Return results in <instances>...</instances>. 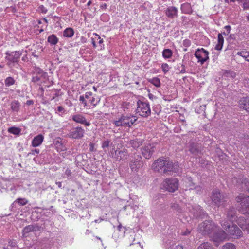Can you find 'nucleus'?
I'll return each mask as SVG.
<instances>
[{
    "mask_svg": "<svg viewBox=\"0 0 249 249\" xmlns=\"http://www.w3.org/2000/svg\"><path fill=\"white\" fill-rule=\"evenodd\" d=\"M156 145L155 143H148L141 148L142 154L145 159H149L152 157L155 152Z\"/></svg>",
    "mask_w": 249,
    "mask_h": 249,
    "instance_id": "7",
    "label": "nucleus"
},
{
    "mask_svg": "<svg viewBox=\"0 0 249 249\" xmlns=\"http://www.w3.org/2000/svg\"><path fill=\"white\" fill-rule=\"evenodd\" d=\"M41 78V77L38 75L33 76L32 78V82L34 83H36L40 80Z\"/></svg>",
    "mask_w": 249,
    "mask_h": 249,
    "instance_id": "54",
    "label": "nucleus"
},
{
    "mask_svg": "<svg viewBox=\"0 0 249 249\" xmlns=\"http://www.w3.org/2000/svg\"><path fill=\"white\" fill-rule=\"evenodd\" d=\"M137 107L136 112L143 117H147L151 115V109L148 101L142 100H138L137 101Z\"/></svg>",
    "mask_w": 249,
    "mask_h": 249,
    "instance_id": "4",
    "label": "nucleus"
},
{
    "mask_svg": "<svg viewBox=\"0 0 249 249\" xmlns=\"http://www.w3.org/2000/svg\"><path fill=\"white\" fill-rule=\"evenodd\" d=\"M130 106V105L129 103L125 102L122 103L121 107L123 109L124 111H125L126 109L129 108Z\"/></svg>",
    "mask_w": 249,
    "mask_h": 249,
    "instance_id": "49",
    "label": "nucleus"
},
{
    "mask_svg": "<svg viewBox=\"0 0 249 249\" xmlns=\"http://www.w3.org/2000/svg\"><path fill=\"white\" fill-rule=\"evenodd\" d=\"M246 228H245L243 231H246L249 234V223L247 224Z\"/></svg>",
    "mask_w": 249,
    "mask_h": 249,
    "instance_id": "64",
    "label": "nucleus"
},
{
    "mask_svg": "<svg viewBox=\"0 0 249 249\" xmlns=\"http://www.w3.org/2000/svg\"><path fill=\"white\" fill-rule=\"evenodd\" d=\"M74 30L71 28H67L63 31V36L65 37H71L74 35Z\"/></svg>",
    "mask_w": 249,
    "mask_h": 249,
    "instance_id": "34",
    "label": "nucleus"
},
{
    "mask_svg": "<svg viewBox=\"0 0 249 249\" xmlns=\"http://www.w3.org/2000/svg\"><path fill=\"white\" fill-rule=\"evenodd\" d=\"M192 186L194 187V189L197 194H200L202 192V187L200 186H195L194 184L192 183Z\"/></svg>",
    "mask_w": 249,
    "mask_h": 249,
    "instance_id": "47",
    "label": "nucleus"
},
{
    "mask_svg": "<svg viewBox=\"0 0 249 249\" xmlns=\"http://www.w3.org/2000/svg\"><path fill=\"white\" fill-rule=\"evenodd\" d=\"M224 43V38L222 34L219 33L218 34V43L215 47V49L216 50H221L222 48Z\"/></svg>",
    "mask_w": 249,
    "mask_h": 249,
    "instance_id": "31",
    "label": "nucleus"
},
{
    "mask_svg": "<svg viewBox=\"0 0 249 249\" xmlns=\"http://www.w3.org/2000/svg\"><path fill=\"white\" fill-rule=\"evenodd\" d=\"M144 139L136 138L131 140L129 143L133 148L136 149L142 145Z\"/></svg>",
    "mask_w": 249,
    "mask_h": 249,
    "instance_id": "25",
    "label": "nucleus"
},
{
    "mask_svg": "<svg viewBox=\"0 0 249 249\" xmlns=\"http://www.w3.org/2000/svg\"><path fill=\"white\" fill-rule=\"evenodd\" d=\"M86 99H87L85 97V94L80 96L79 99L80 103L83 104L84 107L87 106V102Z\"/></svg>",
    "mask_w": 249,
    "mask_h": 249,
    "instance_id": "44",
    "label": "nucleus"
},
{
    "mask_svg": "<svg viewBox=\"0 0 249 249\" xmlns=\"http://www.w3.org/2000/svg\"><path fill=\"white\" fill-rule=\"evenodd\" d=\"M128 157V151L125 148H123L121 150H116L114 151V153H112V157L116 161L125 160L127 159Z\"/></svg>",
    "mask_w": 249,
    "mask_h": 249,
    "instance_id": "14",
    "label": "nucleus"
},
{
    "mask_svg": "<svg viewBox=\"0 0 249 249\" xmlns=\"http://www.w3.org/2000/svg\"><path fill=\"white\" fill-rule=\"evenodd\" d=\"M217 228V226L212 220H205L199 225L198 231L202 235H209L216 231Z\"/></svg>",
    "mask_w": 249,
    "mask_h": 249,
    "instance_id": "5",
    "label": "nucleus"
},
{
    "mask_svg": "<svg viewBox=\"0 0 249 249\" xmlns=\"http://www.w3.org/2000/svg\"><path fill=\"white\" fill-rule=\"evenodd\" d=\"M57 111L58 112H61V113H64L65 112V111L64 107L62 106H58L57 107Z\"/></svg>",
    "mask_w": 249,
    "mask_h": 249,
    "instance_id": "61",
    "label": "nucleus"
},
{
    "mask_svg": "<svg viewBox=\"0 0 249 249\" xmlns=\"http://www.w3.org/2000/svg\"><path fill=\"white\" fill-rule=\"evenodd\" d=\"M129 165L132 172H137L139 169L142 168L143 162L142 156L139 154H135L130 161Z\"/></svg>",
    "mask_w": 249,
    "mask_h": 249,
    "instance_id": "8",
    "label": "nucleus"
},
{
    "mask_svg": "<svg viewBox=\"0 0 249 249\" xmlns=\"http://www.w3.org/2000/svg\"><path fill=\"white\" fill-rule=\"evenodd\" d=\"M240 207L238 211L242 214L249 215V196L244 194H240L235 198Z\"/></svg>",
    "mask_w": 249,
    "mask_h": 249,
    "instance_id": "3",
    "label": "nucleus"
},
{
    "mask_svg": "<svg viewBox=\"0 0 249 249\" xmlns=\"http://www.w3.org/2000/svg\"><path fill=\"white\" fill-rule=\"evenodd\" d=\"M242 7L244 10L249 9V0L248 2H244Z\"/></svg>",
    "mask_w": 249,
    "mask_h": 249,
    "instance_id": "57",
    "label": "nucleus"
},
{
    "mask_svg": "<svg viewBox=\"0 0 249 249\" xmlns=\"http://www.w3.org/2000/svg\"><path fill=\"white\" fill-rule=\"evenodd\" d=\"M188 150L195 156H199L201 154L200 146L197 143L190 142L188 145Z\"/></svg>",
    "mask_w": 249,
    "mask_h": 249,
    "instance_id": "19",
    "label": "nucleus"
},
{
    "mask_svg": "<svg viewBox=\"0 0 249 249\" xmlns=\"http://www.w3.org/2000/svg\"><path fill=\"white\" fill-rule=\"evenodd\" d=\"M209 53L203 48L197 49L194 54L195 56L198 59V62L201 64H203L205 62L209 59Z\"/></svg>",
    "mask_w": 249,
    "mask_h": 249,
    "instance_id": "11",
    "label": "nucleus"
},
{
    "mask_svg": "<svg viewBox=\"0 0 249 249\" xmlns=\"http://www.w3.org/2000/svg\"><path fill=\"white\" fill-rule=\"evenodd\" d=\"M227 233L222 230H218L213 233L212 236V240L214 242L219 243L224 240L227 237Z\"/></svg>",
    "mask_w": 249,
    "mask_h": 249,
    "instance_id": "16",
    "label": "nucleus"
},
{
    "mask_svg": "<svg viewBox=\"0 0 249 249\" xmlns=\"http://www.w3.org/2000/svg\"><path fill=\"white\" fill-rule=\"evenodd\" d=\"M227 234L234 239H239L243 236L242 231L235 224H232L229 229L227 230Z\"/></svg>",
    "mask_w": 249,
    "mask_h": 249,
    "instance_id": "13",
    "label": "nucleus"
},
{
    "mask_svg": "<svg viewBox=\"0 0 249 249\" xmlns=\"http://www.w3.org/2000/svg\"><path fill=\"white\" fill-rule=\"evenodd\" d=\"M84 129L82 127L77 126L72 127L68 134V136L69 138L71 139H79L84 136Z\"/></svg>",
    "mask_w": 249,
    "mask_h": 249,
    "instance_id": "12",
    "label": "nucleus"
},
{
    "mask_svg": "<svg viewBox=\"0 0 249 249\" xmlns=\"http://www.w3.org/2000/svg\"><path fill=\"white\" fill-rule=\"evenodd\" d=\"M190 233H191V230H190L189 229H186V230L185 231L181 232V234L184 236H187V235H189L190 234Z\"/></svg>",
    "mask_w": 249,
    "mask_h": 249,
    "instance_id": "62",
    "label": "nucleus"
},
{
    "mask_svg": "<svg viewBox=\"0 0 249 249\" xmlns=\"http://www.w3.org/2000/svg\"><path fill=\"white\" fill-rule=\"evenodd\" d=\"M197 249H215L211 243L206 242L200 244Z\"/></svg>",
    "mask_w": 249,
    "mask_h": 249,
    "instance_id": "39",
    "label": "nucleus"
},
{
    "mask_svg": "<svg viewBox=\"0 0 249 249\" xmlns=\"http://www.w3.org/2000/svg\"><path fill=\"white\" fill-rule=\"evenodd\" d=\"M20 103L18 100H14L12 101L10 104V107L11 110L16 112H18L19 111L20 107Z\"/></svg>",
    "mask_w": 249,
    "mask_h": 249,
    "instance_id": "29",
    "label": "nucleus"
},
{
    "mask_svg": "<svg viewBox=\"0 0 249 249\" xmlns=\"http://www.w3.org/2000/svg\"><path fill=\"white\" fill-rule=\"evenodd\" d=\"M16 83L13 77L9 76L4 80V83L6 87H10L14 85Z\"/></svg>",
    "mask_w": 249,
    "mask_h": 249,
    "instance_id": "38",
    "label": "nucleus"
},
{
    "mask_svg": "<svg viewBox=\"0 0 249 249\" xmlns=\"http://www.w3.org/2000/svg\"><path fill=\"white\" fill-rule=\"evenodd\" d=\"M244 86L248 89V90L249 91V79L248 78H246L245 79L244 81Z\"/></svg>",
    "mask_w": 249,
    "mask_h": 249,
    "instance_id": "59",
    "label": "nucleus"
},
{
    "mask_svg": "<svg viewBox=\"0 0 249 249\" xmlns=\"http://www.w3.org/2000/svg\"><path fill=\"white\" fill-rule=\"evenodd\" d=\"M161 68L165 74L169 71V66L167 63L162 64L161 65Z\"/></svg>",
    "mask_w": 249,
    "mask_h": 249,
    "instance_id": "48",
    "label": "nucleus"
},
{
    "mask_svg": "<svg viewBox=\"0 0 249 249\" xmlns=\"http://www.w3.org/2000/svg\"><path fill=\"white\" fill-rule=\"evenodd\" d=\"M44 140V137L41 134H39L35 137L32 141V146L36 147L41 144Z\"/></svg>",
    "mask_w": 249,
    "mask_h": 249,
    "instance_id": "24",
    "label": "nucleus"
},
{
    "mask_svg": "<svg viewBox=\"0 0 249 249\" xmlns=\"http://www.w3.org/2000/svg\"><path fill=\"white\" fill-rule=\"evenodd\" d=\"M35 72L36 74H37L38 76H40L44 79H46L48 78V73L46 72H44V71L40 68H36Z\"/></svg>",
    "mask_w": 249,
    "mask_h": 249,
    "instance_id": "33",
    "label": "nucleus"
},
{
    "mask_svg": "<svg viewBox=\"0 0 249 249\" xmlns=\"http://www.w3.org/2000/svg\"><path fill=\"white\" fill-rule=\"evenodd\" d=\"M237 55H239L244 58L246 61L249 62V52L246 50L238 52Z\"/></svg>",
    "mask_w": 249,
    "mask_h": 249,
    "instance_id": "35",
    "label": "nucleus"
},
{
    "mask_svg": "<svg viewBox=\"0 0 249 249\" xmlns=\"http://www.w3.org/2000/svg\"><path fill=\"white\" fill-rule=\"evenodd\" d=\"M8 132L15 135H19L21 132V129L17 127H11L8 129Z\"/></svg>",
    "mask_w": 249,
    "mask_h": 249,
    "instance_id": "37",
    "label": "nucleus"
},
{
    "mask_svg": "<svg viewBox=\"0 0 249 249\" xmlns=\"http://www.w3.org/2000/svg\"><path fill=\"white\" fill-rule=\"evenodd\" d=\"M222 249H236L235 246L231 243H227L222 247Z\"/></svg>",
    "mask_w": 249,
    "mask_h": 249,
    "instance_id": "43",
    "label": "nucleus"
},
{
    "mask_svg": "<svg viewBox=\"0 0 249 249\" xmlns=\"http://www.w3.org/2000/svg\"><path fill=\"white\" fill-rule=\"evenodd\" d=\"M112 144V143H110V141L108 140H107L104 141L102 144V147L103 149H105L106 148H108L110 145Z\"/></svg>",
    "mask_w": 249,
    "mask_h": 249,
    "instance_id": "46",
    "label": "nucleus"
},
{
    "mask_svg": "<svg viewBox=\"0 0 249 249\" xmlns=\"http://www.w3.org/2000/svg\"><path fill=\"white\" fill-rule=\"evenodd\" d=\"M163 185L166 190L173 193L178 189L179 181L176 178H166L164 180Z\"/></svg>",
    "mask_w": 249,
    "mask_h": 249,
    "instance_id": "6",
    "label": "nucleus"
},
{
    "mask_svg": "<svg viewBox=\"0 0 249 249\" xmlns=\"http://www.w3.org/2000/svg\"><path fill=\"white\" fill-rule=\"evenodd\" d=\"M242 184L243 185V187L245 188L247 191L249 192V180L246 178H244L242 179Z\"/></svg>",
    "mask_w": 249,
    "mask_h": 249,
    "instance_id": "42",
    "label": "nucleus"
},
{
    "mask_svg": "<svg viewBox=\"0 0 249 249\" xmlns=\"http://www.w3.org/2000/svg\"><path fill=\"white\" fill-rule=\"evenodd\" d=\"M191 44V41L189 39H185L183 41V45L186 47L190 46Z\"/></svg>",
    "mask_w": 249,
    "mask_h": 249,
    "instance_id": "56",
    "label": "nucleus"
},
{
    "mask_svg": "<svg viewBox=\"0 0 249 249\" xmlns=\"http://www.w3.org/2000/svg\"><path fill=\"white\" fill-rule=\"evenodd\" d=\"M39 227L37 224L29 225L25 227L22 230V235L24 237H27L30 232L38 231Z\"/></svg>",
    "mask_w": 249,
    "mask_h": 249,
    "instance_id": "22",
    "label": "nucleus"
},
{
    "mask_svg": "<svg viewBox=\"0 0 249 249\" xmlns=\"http://www.w3.org/2000/svg\"><path fill=\"white\" fill-rule=\"evenodd\" d=\"M17 246L15 242H9L6 247H4L3 249H16Z\"/></svg>",
    "mask_w": 249,
    "mask_h": 249,
    "instance_id": "45",
    "label": "nucleus"
},
{
    "mask_svg": "<svg viewBox=\"0 0 249 249\" xmlns=\"http://www.w3.org/2000/svg\"><path fill=\"white\" fill-rule=\"evenodd\" d=\"M95 35H96V39L97 40H98V43L99 44H100V49H101L103 48V46H104V45L103 44V39L101 38V37L98 35L95 34Z\"/></svg>",
    "mask_w": 249,
    "mask_h": 249,
    "instance_id": "52",
    "label": "nucleus"
},
{
    "mask_svg": "<svg viewBox=\"0 0 249 249\" xmlns=\"http://www.w3.org/2000/svg\"><path fill=\"white\" fill-rule=\"evenodd\" d=\"M40 151L38 149H35L32 150L28 154V156H30V155H35L36 154H38L39 153Z\"/></svg>",
    "mask_w": 249,
    "mask_h": 249,
    "instance_id": "55",
    "label": "nucleus"
},
{
    "mask_svg": "<svg viewBox=\"0 0 249 249\" xmlns=\"http://www.w3.org/2000/svg\"><path fill=\"white\" fill-rule=\"evenodd\" d=\"M38 9L42 13L46 14L47 12V9L42 5L39 6Z\"/></svg>",
    "mask_w": 249,
    "mask_h": 249,
    "instance_id": "58",
    "label": "nucleus"
},
{
    "mask_svg": "<svg viewBox=\"0 0 249 249\" xmlns=\"http://www.w3.org/2000/svg\"><path fill=\"white\" fill-rule=\"evenodd\" d=\"M181 67L182 68V69L180 70L179 73L183 74L186 73V71L185 70V65L183 63L181 64Z\"/></svg>",
    "mask_w": 249,
    "mask_h": 249,
    "instance_id": "60",
    "label": "nucleus"
},
{
    "mask_svg": "<svg viewBox=\"0 0 249 249\" xmlns=\"http://www.w3.org/2000/svg\"><path fill=\"white\" fill-rule=\"evenodd\" d=\"M211 199L215 205L218 207L220 206L225 207L229 202L228 198L222 194L220 190L217 189L212 191Z\"/></svg>",
    "mask_w": 249,
    "mask_h": 249,
    "instance_id": "2",
    "label": "nucleus"
},
{
    "mask_svg": "<svg viewBox=\"0 0 249 249\" xmlns=\"http://www.w3.org/2000/svg\"><path fill=\"white\" fill-rule=\"evenodd\" d=\"M221 226L227 231V230L230 229L231 226L226 221H223L221 223Z\"/></svg>",
    "mask_w": 249,
    "mask_h": 249,
    "instance_id": "50",
    "label": "nucleus"
},
{
    "mask_svg": "<svg viewBox=\"0 0 249 249\" xmlns=\"http://www.w3.org/2000/svg\"><path fill=\"white\" fill-rule=\"evenodd\" d=\"M5 54L6 55L5 59L8 61L7 64L10 65L11 63H18L19 58L22 55V52L13 51L9 52L7 51Z\"/></svg>",
    "mask_w": 249,
    "mask_h": 249,
    "instance_id": "10",
    "label": "nucleus"
},
{
    "mask_svg": "<svg viewBox=\"0 0 249 249\" xmlns=\"http://www.w3.org/2000/svg\"><path fill=\"white\" fill-rule=\"evenodd\" d=\"M137 120L136 116L131 114H123L113 121L116 127H131Z\"/></svg>",
    "mask_w": 249,
    "mask_h": 249,
    "instance_id": "1",
    "label": "nucleus"
},
{
    "mask_svg": "<svg viewBox=\"0 0 249 249\" xmlns=\"http://www.w3.org/2000/svg\"><path fill=\"white\" fill-rule=\"evenodd\" d=\"M94 149V144L93 143H90L89 144V150L90 151H93Z\"/></svg>",
    "mask_w": 249,
    "mask_h": 249,
    "instance_id": "63",
    "label": "nucleus"
},
{
    "mask_svg": "<svg viewBox=\"0 0 249 249\" xmlns=\"http://www.w3.org/2000/svg\"><path fill=\"white\" fill-rule=\"evenodd\" d=\"M237 222V224L240 226L243 230L248 223H247V219L243 216H240L236 219L235 220Z\"/></svg>",
    "mask_w": 249,
    "mask_h": 249,
    "instance_id": "30",
    "label": "nucleus"
},
{
    "mask_svg": "<svg viewBox=\"0 0 249 249\" xmlns=\"http://www.w3.org/2000/svg\"><path fill=\"white\" fill-rule=\"evenodd\" d=\"M47 41L51 45H55L58 43V38L56 35L52 34L48 37Z\"/></svg>",
    "mask_w": 249,
    "mask_h": 249,
    "instance_id": "32",
    "label": "nucleus"
},
{
    "mask_svg": "<svg viewBox=\"0 0 249 249\" xmlns=\"http://www.w3.org/2000/svg\"><path fill=\"white\" fill-rule=\"evenodd\" d=\"M179 172V167L175 165L172 161L166 160L165 166H164L161 174L168 175H172L173 173H178Z\"/></svg>",
    "mask_w": 249,
    "mask_h": 249,
    "instance_id": "9",
    "label": "nucleus"
},
{
    "mask_svg": "<svg viewBox=\"0 0 249 249\" xmlns=\"http://www.w3.org/2000/svg\"><path fill=\"white\" fill-rule=\"evenodd\" d=\"M178 10L175 6H169L165 11L167 17L170 19H174L178 17Z\"/></svg>",
    "mask_w": 249,
    "mask_h": 249,
    "instance_id": "20",
    "label": "nucleus"
},
{
    "mask_svg": "<svg viewBox=\"0 0 249 249\" xmlns=\"http://www.w3.org/2000/svg\"><path fill=\"white\" fill-rule=\"evenodd\" d=\"M85 97L93 107H96L100 101V98L98 97L93 96V94L90 91L86 92Z\"/></svg>",
    "mask_w": 249,
    "mask_h": 249,
    "instance_id": "23",
    "label": "nucleus"
},
{
    "mask_svg": "<svg viewBox=\"0 0 249 249\" xmlns=\"http://www.w3.org/2000/svg\"><path fill=\"white\" fill-rule=\"evenodd\" d=\"M224 28L226 30V31L223 32L222 34L225 36L228 35L231 30V27L230 25H226L224 27Z\"/></svg>",
    "mask_w": 249,
    "mask_h": 249,
    "instance_id": "53",
    "label": "nucleus"
},
{
    "mask_svg": "<svg viewBox=\"0 0 249 249\" xmlns=\"http://www.w3.org/2000/svg\"><path fill=\"white\" fill-rule=\"evenodd\" d=\"M192 213L196 218H200L201 219L207 217L208 214L203 211L200 206H196L192 209Z\"/></svg>",
    "mask_w": 249,
    "mask_h": 249,
    "instance_id": "17",
    "label": "nucleus"
},
{
    "mask_svg": "<svg viewBox=\"0 0 249 249\" xmlns=\"http://www.w3.org/2000/svg\"><path fill=\"white\" fill-rule=\"evenodd\" d=\"M173 55V52L171 49H165L162 51V56L165 58H170Z\"/></svg>",
    "mask_w": 249,
    "mask_h": 249,
    "instance_id": "36",
    "label": "nucleus"
},
{
    "mask_svg": "<svg viewBox=\"0 0 249 249\" xmlns=\"http://www.w3.org/2000/svg\"><path fill=\"white\" fill-rule=\"evenodd\" d=\"M149 82L156 87H160V79L157 77H155L150 79Z\"/></svg>",
    "mask_w": 249,
    "mask_h": 249,
    "instance_id": "41",
    "label": "nucleus"
},
{
    "mask_svg": "<svg viewBox=\"0 0 249 249\" xmlns=\"http://www.w3.org/2000/svg\"><path fill=\"white\" fill-rule=\"evenodd\" d=\"M181 10L182 13L187 14H190L193 12L191 4L189 3L182 4L181 6Z\"/></svg>",
    "mask_w": 249,
    "mask_h": 249,
    "instance_id": "27",
    "label": "nucleus"
},
{
    "mask_svg": "<svg viewBox=\"0 0 249 249\" xmlns=\"http://www.w3.org/2000/svg\"><path fill=\"white\" fill-rule=\"evenodd\" d=\"M28 203V201L26 198H18L15 200L14 202L11 204V207L13 208L17 204L19 205L20 206H23L26 205Z\"/></svg>",
    "mask_w": 249,
    "mask_h": 249,
    "instance_id": "28",
    "label": "nucleus"
},
{
    "mask_svg": "<svg viewBox=\"0 0 249 249\" xmlns=\"http://www.w3.org/2000/svg\"><path fill=\"white\" fill-rule=\"evenodd\" d=\"M226 217L228 220L233 222L237 218L236 210L233 206H230L226 211Z\"/></svg>",
    "mask_w": 249,
    "mask_h": 249,
    "instance_id": "18",
    "label": "nucleus"
},
{
    "mask_svg": "<svg viewBox=\"0 0 249 249\" xmlns=\"http://www.w3.org/2000/svg\"><path fill=\"white\" fill-rule=\"evenodd\" d=\"M166 160V158L164 157L159 158L152 164V168L154 171L161 173L164 166H165Z\"/></svg>",
    "mask_w": 249,
    "mask_h": 249,
    "instance_id": "15",
    "label": "nucleus"
},
{
    "mask_svg": "<svg viewBox=\"0 0 249 249\" xmlns=\"http://www.w3.org/2000/svg\"><path fill=\"white\" fill-rule=\"evenodd\" d=\"M72 120L77 123L84 124L86 126L90 125L89 122L86 120L85 117L81 114H76L72 116Z\"/></svg>",
    "mask_w": 249,
    "mask_h": 249,
    "instance_id": "21",
    "label": "nucleus"
},
{
    "mask_svg": "<svg viewBox=\"0 0 249 249\" xmlns=\"http://www.w3.org/2000/svg\"><path fill=\"white\" fill-rule=\"evenodd\" d=\"M240 106L241 108H243L249 112V97L243 98L240 101Z\"/></svg>",
    "mask_w": 249,
    "mask_h": 249,
    "instance_id": "26",
    "label": "nucleus"
},
{
    "mask_svg": "<svg viewBox=\"0 0 249 249\" xmlns=\"http://www.w3.org/2000/svg\"><path fill=\"white\" fill-rule=\"evenodd\" d=\"M223 75L227 77L234 78L236 76V73L234 71L230 70H226L223 73Z\"/></svg>",
    "mask_w": 249,
    "mask_h": 249,
    "instance_id": "40",
    "label": "nucleus"
},
{
    "mask_svg": "<svg viewBox=\"0 0 249 249\" xmlns=\"http://www.w3.org/2000/svg\"><path fill=\"white\" fill-rule=\"evenodd\" d=\"M171 208L173 209L176 210L178 212H181V209L178 204H176V203L173 204L171 206Z\"/></svg>",
    "mask_w": 249,
    "mask_h": 249,
    "instance_id": "51",
    "label": "nucleus"
}]
</instances>
